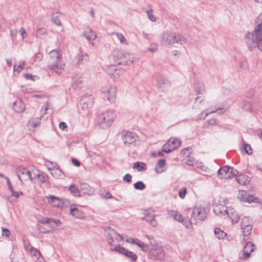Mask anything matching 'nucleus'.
<instances>
[{
    "mask_svg": "<svg viewBox=\"0 0 262 262\" xmlns=\"http://www.w3.org/2000/svg\"><path fill=\"white\" fill-rule=\"evenodd\" d=\"M53 23L56 25L57 26H60L61 25V23L59 18L57 17H53L52 18Z\"/></svg>",
    "mask_w": 262,
    "mask_h": 262,
    "instance_id": "obj_61",
    "label": "nucleus"
},
{
    "mask_svg": "<svg viewBox=\"0 0 262 262\" xmlns=\"http://www.w3.org/2000/svg\"><path fill=\"white\" fill-rule=\"evenodd\" d=\"M50 173L56 179H59L62 176V173L58 166L52 170Z\"/></svg>",
    "mask_w": 262,
    "mask_h": 262,
    "instance_id": "obj_42",
    "label": "nucleus"
},
{
    "mask_svg": "<svg viewBox=\"0 0 262 262\" xmlns=\"http://www.w3.org/2000/svg\"><path fill=\"white\" fill-rule=\"evenodd\" d=\"M2 235L3 237L8 238L10 236L11 232L7 228L2 227Z\"/></svg>",
    "mask_w": 262,
    "mask_h": 262,
    "instance_id": "obj_54",
    "label": "nucleus"
},
{
    "mask_svg": "<svg viewBox=\"0 0 262 262\" xmlns=\"http://www.w3.org/2000/svg\"><path fill=\"white\" fill-rule=\"evenodd\" d=\"M241 150L242 153L247 154L248 155H251L252 154V149L251 146L246 143H244L241 146Z\"/></svg>",
    "mask_w": 262,
    "mask_h": 262,
    "instance_id": "obj_39",
    "label": "nucleus"
},
{
    "mask_svg": "<svg viewBox=\"0 0 262 262\" xmlns=\"http://www.w3.org/2000/svg\"><path fill=\"white\" fill-rule=\"evenodd\" d=\"M158 44L155 42H152L150 44V46L147 48V51L150 53H154L158 50Z\"/></svg>",
    "mask_w": 262,
    "mask_h": 262,
    "instance_id": "obj_50",
    "label": "nucleus"
},
{
    "mask_svg": "<svg viewBox=\"0 0 262 262\" xmlns=\"http://www.w3.org/2000/svg\"><path fill=\"white\" fill-rule=\"evenodd\" d=\"M45 165L47 168L50 171V172L53 170L54 168H56L58 166L57 163L54 162H52L50 161H46L45 163Z\"/></svg>",
    "mask_w": 262,
    "mask_h": 262,
    "instance_id": "obj_45",
    "label": "nucleus"
},
{
    "mask_svg": "<svg viewBox=\"0 0 262 262\" xmlns=\"http://www.w3.org/2000/svg\"><path fill=\"white\" fill-rule=\"evenodd\" d=\"M101 94L110 103H114L116 99L117 88L113 85H106L102 88Z\"/></svg>",
    "mask_w": 262,
    "mask_h": 262,
    "instance_id": "obj_10",
    "label": "nucleus"
},
{
    "mask_svg": "<svg viewBox=\"0 0 262 262\" xmlns=\"http://www.w3.org/2000/svg\"><path fill=\"white\" fill-rule=\"evenodd\" d=\"M12 108L15 112L21 113L25 111V105L21 100H17L13 103Z\"/></svg>",
    "mask_w": 262,
    "mask_h": 262,
    "instance_id": "obj_31",
    "label": "nucleus"
},
{
    "mask_svg": "<svg viewBox=\"0 0 262 262\" xmlns=\"http://www.w3.org/2000/svg\"><path fill=\"white\" fill-rule=\"evenodd\" d=\"M106 72L108 75L111 76L114 79H118L123 74V71L121 69H117L114 66H111L107 68Z\"/></svg>",
    "mask_w": 262,
    "mask_h": 262,
    "instance_id": "obj_23",
    "label": "nucleus"
},
{
    "mask_svg": "<svg viewBox=\"0 0 262 262\" xmlns=\"http://www.w3.org/2000/svg\"><path fill=\"white\" fill-rule=\"evenodd\" d=\"M237 182L242 185H246L250 182V178L246 175L239 174L236 178Z\"/></svg>",
    "mask_w": 262,
    "mask_h": 262,
    "instance_id": "obj_35",
    "label": "nucleus"
},
{
    "mask_svg": "<svg viewBox=\"0 0 262 262\" xmlns=\"http://www.w3.org/2000/svg\"><path fill=\"white\" fill-rule=\"evenodd\" d=\"M217 110H207L202 111L200 114H199L195 118L196 120H200L201 119H204L209 114L216 112Z\"/></svg>",
    "mask_w": 262,
    "mask_h": 262,
    "instance_id": "obj_36",
    "label": "nucleus"
},
{
    "mask_svg": "<svg viewBox=\"0 0 262 262\" xmlns=\"http://www.w3.org/2000/svg\"><path fill=\"white\" fill-rule=\"evenodd\" d=\"M106 233V240L110 246V250L114 252V249L115 247L121 246L119 243L123 240V237L118 232L111 228L107 229Z\"/></svg>",
    "mask_w": 262,
    "mask_h": 262,
    "instance_id": "obj_8",
    "label": "nucleus"
},
{
    "mask_svg": "<svg viewBox=\"0 0 262 262\" xmlns=\"http://www.w3.org/2000/svg\"><path fill=\"white\" fill-rule=\"evenodd\" d=\"M133 168L138 171H143L146 169V165L143 162H137L134 164Z\"/></svg>",
    "mask_w": 262,
    "mask_h": 262,
    "instance_id": "obj_37",
    "label": "nucleus"
},
{
    "mask_svg": "<svg viewBox=\"0 0 262 262\" xmlns=\"http://www.w3.org/2000/svg\"><path fill=\"white\" fill-rule=\"evenodd\" d=\"M122 139L125 145H128L130 144L136 145L139 138L135 133L127 132L122 135Z\"/></svg>",
    "mask_w": 262,
    "mask_h": 262,
    "instance_id": "obj_19",
    "label": "nucleus"
},
{
    "mask_svg": "<svg viewBox=\"0 0 262 262\" xmlns=\"http://www.w3.org/2000/svg\"><path fill=\"white\" fill-rule=\"evenodd\" d=\"M17 175L23 183L28 180L32 181L33 177V169H29L24 167H18L16 169Z\"/></svg>",
    "mask_w": 262,
    "mask_h": 262,
    "instance_id": "obj_16",
    "label": "nucleus"
},
{
    "mask_svg": "<svg viewBox=\"0 0 262 262\" xmlns=\"http://www.w3.org/2000/svg\"><path fill=\"white\" fill-rule=\"evenodd\" d=\"M43 200L45 203L48 204L52 207L61 208L67 200L64 199L60 198L53 195H49L42 197L41 196H36L33 199L34 203L35 205L38 204V202Z\"/></svg>",
    "mask_w": 262,
    "mask_h": 262,
    "instance_id": "obj_6",
    "label": "nucleus"
},
{
    "mask_svg": "<svg viewBox=\"0 0 262 262\" xmlns=\"http://www.w3.org/2000/svg\"><path fill=\"white\" fill-rule=\"evenodd\" d=\"M238 171L235 168L228 166H225L218 170L217 176L219 179L227 180L237 176Z\"/></svg>",
    "mask_w": 262,
    "mask_h": 262,
    "instance_id": "obj_11",
    "label": "nucleus"
},
{
    "mask_svg": "<svg viewBox=\"0 0 262 262\" xmlns=\"http://www.w3.org/2000/svg\"><path fill=\"white\" fill-rule=\"evenodd\" d=\"M132 176L129 174L127 173L125 174L123 177V180L125 182L130 183L132 181Z\"/></svg>",
    "mask_w": 262,
    "mask_h": 262,
    "instance_id": "obj_59",
    "label": "nucleus"
},
{
    "mask_svg": "<svg viewBox=\"0 0 262 262\" xmlns=\"http://www.w3.org/2000/svg\"><path fill=\"white\" fill-rule=\"evenodd\" d=\"M167 168L166 162L164 159H160L155 167V172L161 174L166 171Z\"/></svg>",
    "mask_w": 262,
    "mask_h": 262,
    "instance_id": "obj_27",
    "label": "nucleus"
},
{
    "mask_svg": "<svg viewBox=\"0 0 262 262\" xmlns=\"http://www.w3.org/2000/svg\"><path fill=\"white\" fill-rule=\"evenodd\" d=\"M148 253L149 257L154 260H163L165 257L164 250L158 244H151L148 246Z\"/></svg>",
    "mask_w": 262,
    "mask_h": 262,
    "instance_id": "obj_9",
    "label": "nucleus"
},
{
    "mask_svg": "<svg viewBox=\"0 0 262 262\" xmlns=\"http://www.w3.org/2000/svg\"><path fill=\"white\" fill-rule=\"evenodd\" d=\"M25 249L27 251L29 252L33 256H35L36 258L39 257L41 253L36 248L31 246L29 243L25 244Z\"/></svg>",
    "mask_w": 262,
    "mask_h": 262,
    "instance_id": "obj_33",
    "label": "nucleus"
},
{
    "mask_svg": "<svg viewBox=\"0 0 262 262\" xmlns=\"http://www.w3.org/2000/svg\"><path fill=\"white\" fill-rule=\"evenodd\" d=\"M197 161L193 157H189L187 160V164L190 166H195Z\"/></svg>",
    "mask_w": 262,
    "mask_h": 262,
    "instance_id": "obj_57",
    "label": "nucleus"
},
{
    "mask_svg": "<svg viewBox=\"0 0 262 262\" xmlns=\"http://www.w3.org/2000/svg\"><path fill=\"white\" fill-rule=\"evenodd\" d=\"M187 193V188L186 187H182L179 191V196L181 199H184L185 198Z\"/></svg>",
    "mask_w": 262,
    "mask_h": 262,
    "instance_id": "obj_53",
    "label": "nucleus"
},
{
    "mask_svg": "<svg viewBox=\"0 0 262 262\" xmlns=\"http://www.w3.org/2000/svg\"><path fill=\"white\" fill-rule=\"evenodd\" d=\"M213 232L216 238L221 241L225 239L229 240L228 238V234L224 230H222L220 227H215L213 229Z\"/></svg>",
    "mask_w": 262,
    "mask_h": 262,
    "instance_id": "obj_28",
    "label": "nucleus"
},
{
    "mask_svg": "<svg viewBox=\"0 0 262 262\" xmlns=\"http://www.w3.org/2000/svg\"><path fill=\"white\" fill-rule=\"evenodd\" d=\"M253 227V221L250 216H244L241 223V229L244 236L250 234Z\"/></svg>",
    "mask_w": 262,
    "mask_h": 262,
    "instance_id": "obj_17",
    "label": "nucleus"
},
{
    "mask_svg": "<svg viewBox=\"0 0 262 262\" xmlns=\"http://www.w3.org/2000/svg\"><path fill=\"white\" fill-rule=\"evenodd\" d=\"M135 189L143 190L145 188V185L141 181H138L134 184Z\"/></svg>",
    "mask_w": 262,
    "mask_h": 262,
    "instance_id": "obj_47",
    "label": "nucleus"
},
{
    "mask_svg": "<svg viewBox=\"0 0 262 262\" xmlns=\"http://www.w3.org/2000/svg\"><path fill=\"white\" fill-rule=\"evenodd\" d=\"M49 56L53 60H61V54L59 51L56 50L50 51L49 53Z\"/></svg>",
    "mask_w": 262,
    "mask_h": 262,
    "instance_id": "obj_38",
    "label": "nucleus"
},
{
    "mask_svg": "<svg viewBox=\"0 0 262 262\" xmlns=\"http://www.w3.org/2000/svg\"><path fill=\"white\" fill-rule=\"evenodd\" d=\"M146 14L148 19L152 22H156L157 20V18L156 16L154 15L152 10H150L147 11Z\"/></svg>",
    "mask_w": 262,
    "mask_h": 262,
    "instance_id": "obj_46",
    "label": "nucleus"
},
{
    "mask_svg": "<svg viewBox=\"0 0 262 262\" xmlns=\"http://www.w3.org/2000/svg\"><path fill=\"white\" fill-rule=\"evenodd\" d=\"M46 33V29L43 28H39L36 31L35 36L37 38H40L42 36L45 35Z\"/></svg>",
    "mask_w": 262,
    "mask_h": 262,
    "instance_id": "obj_48",
    "label": "nucleus"
},
{
    "mask_svg": "<svg viewBox=\"0 0 262 262\" xmlns=\"http://www.w3.org/2000/svg\"><path fill=\"white\" fill-rule=\"evenodd\" d=\"M59 127L60 129L63 130L67 128V124L64 122H61L59 124Z\"/></svg>",
    "mask_w": 262,
    "mask_h": 262,
    "instance_id": "obj_63",
    "label": "nucleus"
},
{
    "mask_svg": "<svg viewBox=\"0 0 262 262\" xmlns=\"http://www.w3.org/2000/svg\"><path fill=\"white\" fill-rule=\"evenodd\" d=\"M19 33L21 35V39L24 40L27 36V33L26 29L24 27H21L19 30Z\"/></svg>",
    "mask_w": 262,
    "mask_h": 262,
    "instance_id": "obj_55",
    "label": "nucleus"
},
{
    "mask_svg": "<svg viewBox=\"0 0 262 262\" xmlns=\"http://www.w3.org/2000/svg\"><path fill=\"white\" fill-rule=\"evenodd\" d=\"M21 91L23 93L29 94L34 92L33 88L29 84H25L21 86Z\"/></svg>",
    "mask_w": 262,
    "mask_h": 262,
    "instance_id": "obj_43",
    "label": "nucleus"
},
{
    "mask_svg": "<svg viewBox=\"0 0 262 262\" xmlns=\"http://www.w3.org/2000/svg\"><path fill=\"white\" fill-rule=\"evenodd\" d=\"M116 37L121 43L123 45H127V41L124 36L121 33H116Z\"/></svg>",
    "mask_w": 262,
    "mask_h": 262,
    "instance_id": "obj_49",
    "label": "nucleus"
},
{
    "mask_svg": "<svg viewBox=\"0 0 262 262\" xmlns=\"http://www.w3.org/2000/svg\"><path fill=\"white\" fill-rule=\"evenodd\" d=\"M161 38L162 42L167 46H174L176 43L182 45L186 42V39L183 36L168 32H164Z\"/></svg>",
    "mask_w": 262,
    "mask_h": 262,
    "instance_id": "obj_7",
    "label": "nucleus"
},
{
    "mask_svg": "<svg viewBox=\"0 0 262 262\" xmlns=\"http://www.w3.org/2000/svg\"><path fill=\"white\" fill-rule=\"evenodd\" d=\"M250 253H250L248 251H245L243 250V253L241 255V258L243 259H246L249 258L250 255Z\"/></svg>",
    "mask_w": 262,
    "mask_h": 262,
    "instance_id": "obj_60",
    "label": "nucleus"
},
{
    "mask_svg": "<svg viewBox=\"0 0 262 262\" xmlns=\"http://www.w3.org/2000/svg\"><path fill=\"white\" fill-rule=\"evenodd\" d=\"M195 166L202 171L207 173L210 172V169L204 165L201 161H197Z\"/></svg>",
    "mask_w": 262,
    "mask_h": 262,
    "instance_id": "obj_40",
    "label": "nucleus"
},
{
    "mask_svg": "<svg viewBox=\"0 0 262 262\" xmlns=\"http://www.w3.org/2000/svg\"><path fill=\"white\" fill-rule=\"evenodd\" d=\"M93 103V97L90 95L83 96L81 99V104L83 110L91 108Z\"/></svg>",
    "mask_w": 262,
    "mask_h": 262,
    "instance_id": "obj_24",
    "label": "nucleus"
},
{
    "mask_svg": "<svg viewBox=\"0 0 262 262\" xmlns=\"http://www.w3.org/2000/svg\"><path fill=\"white\" fill-rule=\"evenodd\" d=\"M42 58V55L40 53H38L36 54V55L35 56V60H37V61H40L41 60Z\"/></svg>",
    "mask_w": 262,
    "mask_h": 262,
    "instance_id": "obj_64",
    "label": "nucleus"
},
{
    "mask_svg": "<svg viewBox=\"0 0 262 262\" xmlns=\"http://www.w3.org/2000/svg\"><path fill=\"white\" fill-rule=\"evenodd\" d=\"M253 250H254V245L251 242L247 243L244 249V251H248L250 253H251L252 252H253Z\"/></svg>",
    "mask_w": 262,
    "mask_h": 262,
    "instance_id": "obj_52",
    "label": "nucleus"
},
{
    "mask_svg": "<svg viewBox=\"0 0 262 262\" xmlns=\"http://www.w3.org/2000/svg\"><path fill=\"white\" fill-rule=\"evenodd\" d=\"M80 191L84 194L91 195L94 194L93 189L87 183H83L80 184Z\"/></svg>",
    "mask_w": 262,
    "mask_h": 262,
    "instance_id": "obj_30",
    "label": "nucleus"
},
{
    "mask_svg": "<svg viewBox=\"0 0 262 262\" xmlns=\"http://www.w3.org/2000/svg\"><path fill=\"white\" fill-rule=\"evenodd\" d=\"M155 216L156 215L154 211L145 210L142 213V216L141 217V220L145 221L153 227H156L158 225V222L156 220Z\"/></svg>",
    "mask_w": 262,
    "mask_h": 262,
    "instance_id": "obj_20",
    "label": "nucleus"
},
{
    "mask_svg": "<svg viewBox=\"0 0 262 262\" xmlns=\"http://www.w3.org/2000/svg\"><path fill=\"white\" fill-rule=\"evenodd\" d=\"M237 199L241 202L251 203H260V200L249 194L245 190H239L237 194Z\"/></svg>",
    "mask_w": 262,
    "mask_h": 262,
    "instance_id": "obj_15",
    "label": "nucleus"
},
{
    "mask_svg": "<svg viewBox=\"0 0 262 262\" xmlns=\"http://www.w3.org/2000/svg\"><path fill=\"white\" fill-rule=\"evenodd\" d=\"M101 196L102 199L105 200L111 199L113 198L112 194L108 191L101 193Z\"/></svg>",
    "mask_w": 262,
    "mask_h": 262,
    "instance_id": "obj_58",
    "label": "nucleus"
},
{
    "mask_svg": "<svg viewBox=\"0 0 262 262\" xmlns=\"http://www.w3.org/2000/svg\"><path fill=\"white\" fill-rule=\"evenodd\" d=\"M25 63L24 61H19L16 62L14 65V70L19 73L24 68Z\"/></svg>",
    "mask_w": 262,
    "mask_h": 262,
    "instance_id": "obj_41",
    "label": "nucleus"
},
{
    "mask_svg": "<svg viewBox=\"0 0 262 262\" xmlns=\"http://www.w3.org/2000/svg\"><path fill=\"white\" fill-rule=\"evenodd\" d=\"M68 190L71 194L75 197H80L81 196L80 191L78 187L74 184H71L68 187Z\"/></svg>",
    "mask_w": 262,
    "mask_h": 262,
    "instance_id": "obj_34",
    "label": "nucleus"
},
{
    "mask_svg": "<svg viewBox=\"0 0 262 262\" xmlns=\"http://www.w3.org/2000/svg\"><path fill=\"white\" fill-rule=\"evenodd\" d=\"M83 36L86 38L89 41H93L97 37L95 32L90 28H86L83 33Z\"/></svg>",
    "mask_w": 262,
    "mask_h": 262,
    "instance_id": "obj_29",
    "label": "nucleus"
},
{
    "mask_svg": "<svg viewBox=\"0 0 262 262\" xmlns=\"http://www.w3.org/2000/svg\"><path fill=\"white\" fill-rule=\"evenodd\" d=\"M24 77L28 80H30L33 81H35L39 79V77L37 75H33L31 74H25Z\"/></svg>",
    "mask_w": 262,
    "mask_h": 262,
    "instance_id": "obj_51",
    "label": "nucleus"
},
{
    "mask_svg": "<svg viewBox=\"0 0 262 262\" xmlns=\"http://www.w3.org/2000/svg\"><path fill=\"white\" fill-rule=\"evenodd\" d=\"M85 82L83 76L80 74L75 75L72 79V84L73 87L76 89L82 87Z\"/></svg>",
    "mask_w": 262,
    "mask_h": 262,
    "instance_id": "obj_22",
    "label": "nucleus"
},
{
    "mask_svg": "<svg viewBox=\"0 0 262 262\" xmlns=\"http://www.w3.org/2000/svg\"><path fill=\"white\" fill-rule=\"evenodd\" d=\"M36 219L38 222L43 224H52V223L57 224L60 223L59 220H55L52 219L42 216L41 215H38L36 217Z\"/></svg>",
    "mask_w": 262,
    "mask_h": 262,
    "instance_id": "obj_32",
    "label": "nucleus"
},
{
    "mask_svg": "<svg viewBox=\"0 0 262 262\" xmlns=\"http://www.w3.org/2000/svg\"><path fill=\"white\" fill-rule=\"evenodd\" d=\"M114 252L125 256L131 260V262H135L137 259V255L134 252L129 251L122 246H118L114 249Z\"/></svg>",
    "mask_w": 262,
    "mask_h": 262,
    "instance_id": "obj_18",
    "label": "nucleus"
},
{
    "mask_svg": "<svg viewBox=\"0 0 262 262\" xmlns=\"http://www.w3.org/2000/svg\"><path fill=\"white\" fill-rule=\"evenodd\" d=\"M69 213L74 218L83 220L86 217L85 211L80 205L71 204L69 206Z\"/></svg>",
    "mask_w": 262,
    "mask_h": 262,
    "instance_id": "obj_14",
    "label": "nucleus"
},
{
    "mask_svg": "<svg viewBox=\"0 0 262 262\" xmlns=\"http://www.w3.org/2000/svg\"><path fill=\"white\" fill-rule=\"evenodd\" d=\"M229 200L226 197H220L213 205L214 213L217 216L229 220L232 225L237 224L240 216L237 211L231 206H227Z\"/></svg>",
    "mask_w": 262,
    "mask_h": 262,
    "instance_id": "obj_1",
    "label": "nucleus"
},
{
    "mask_svg": "<svg viewBox=\"0 0 262 262\" xmlns=\"http://www.w3.org/2000/svg\"><path fill=\"white\" fill-rule=\"evenodd\" d=\"M47 178L41 173H40L37 170L33 168V177L32 182L42 184L45 182Z\"/></svg>",
    "mask_w": 262,
    "mask_h": 262,
    "instance_id": "obj_25",
    "label": "nucleus"
},
{
    "mask_svg": "<svg viewBox=\"0 0 262 262\" xmlns=\"http://www.w3.org/2000/svg\"><path fill=\"white\" fill-rule=\"evenodd\" d=\"M248 48L253 50L258 48L262 51V16H258L255 20L253 31L248 32L245 37Z\"/></svg>",
    "mask_w": 262,
    "mask_h": 262,
    "instance_id": "obj_2",
    "label": "nucleus"
},
{
    "mask_svg": "<svg viewBox=\"0 0 262 262\" xmlns=\"http://www.w3.org/2000/svg\"><path fill=\"white\" fill-rule=\"evenodd\" d=\"M111 57L117 63L123 66L129 65L136 61V57L133 54L114 49L111 54Z\"/></svg>",
    "mask_w": 262,
    "mask_h": 262,
    "instance_id": "obj_3",
    "label": "nucleus"
},
{
    "mask_svg": "<svg viewBox=\"0 0 262 262\" xmlns=\"http://www.w3.org/2000/svg\"><path fill=\"white\" fill-rule=\"evenodd\" d=\"M168 215L174 220L182 223L187 229H192V223L189 219L184 218L182 215L176 210H170L168 211Z\"/></svg>",
    "mask_w": 262,
    "mask_h": 262,
    "instance_id": "obj_12",
    "label": "nucleus"
},
{
    "mask_svg": "<svg viewBox=\"0 0 262 262\" xmlns=\"http://www.w3.org/2000/svg\"><path fill=\"white\" fill-rule=\"evenodd\" d=\"M208 209L204 206L198 205L195 206L192 209L191 214L192 225H196L204 221L207 217L208 213Z\"/></svg>",
    "mask_w": 262,
    "mask_h": 262,
    "instance_id": "obj_5",
    "label": "nucleus"
},
{
    "mask_svg": "<svg viewBox=\"0 0 262 262\" xmlns=\"http://www.w3.org/2000/svg\"><path fill=\"white\" fill-rule=\"evenodd\" d=\"M135 244L137 245L139 247H140L143 251H147L148 249V246L147 245L144 244L143 243L141 242L138 239H136Z\"/></svg>",
    "mask_w": 262,
    "mask_h": 262,
    "instance_id": "obj_44",
    "label": "nucleus"
},
{
    "mask_svg": "<svg viewBox=\"0 0 262 262\" xmlns=\"http://www.w3.org/2000/svg\"><path fill=\"white\" fill-rule=\"evenodd\" d=\"M65 64L62 60H57L56 63L48 66V69L53 71L55 73L60 74L64 70Z\"/></svg>",
    "mask_w": 262,
    "mask_h": 262,
    "instance_id": "obj_21",
    "label": "nucleus"
},
{
    "mask_svg": "<svg viewBox=\"0 0 262 262\" xmlns=\"http://www.w3.org/2000/svg\"><path fill=\"white\" fill-rule=\"evenodd\" d=\"M49 106V104L48 103H46L42 105L40 110L41 116H43L47 113V111L48 110Z\"/></svg>",
    "mask_w": 262,
    "mask_h": 262,
    "instance_id": "obj_56",
    "label": "nucleus"
},
{
    "mask_svg": "<svg viewBox=\"0 0 262 262\" xmlns=\"http://www.w3.org/2000/svg\"><path fill=\"white\" fill-rule=\"evenodd\" d=\"M12 195L15 198H18L20 195H23V192L21 191L17 192L15 191H12V193H11Z\"/></svg>",
    "mask_w": 262,
    "mask_h": 262,
    "instance_id": "obj_62",
    "label": "nucleus"
},
{
    "mask_svg": "<svg viewBox=\"0 0 262 262\" xmlns=\"http://www.w3.org/2000/svg\"><path fill=\"white\" fill-rule=\"evenodd\" d=\"M116 118L115 111L113 110H108L103 112L98 118V124L103 129L108 128Z\"/></svg>",
    "mask_w": 262,
    "mask_h": 262,
    "instance_id": "obj_4",
    "label": "nucleus"
},
{
    "mask_svg": "<svg viewBox=\"0 0 262 262\" xmlns=\"http://www.w3.org/2000/svg\"><path fill=\"white\" fill-rule=\"evenodd\" d=\"M181 141L179 138L176 137L170 138L162 147V151L169 153L178 148L181 145Z\"/></svg>",
    "mask_w": 262,
    "mask_h": 262,
    "instance_id": "obj_13",
    "label": "nucleus"
},
{
    "mask_svg": "<svg viewBox=\"0 0 262 262\" xmlns=\"http://www.w3.org/2000/svg\"><path fill=\"white\" fill-rule=\"evenodd\" d=\"M41 117H34L31 118L27 124L29 130L34 131L36 127L39 126L41 122Z\"/></svg>",
    "mask_w": 262,
    "mask_h": 262,
    "instance_id": "obj_26",
    "label": "nucleus"
}]
</instances>
